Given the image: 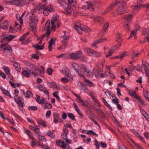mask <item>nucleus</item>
I'll return each mask as SVG.
<instances>
[{
    "instance_id": "61",
    "label": "nucleus",
    "mask_w": 149,
    "mask_h": 149,
    "mask_svg": "<svg viewBox=\"0 0 149 149\" xmlns=\"http://www.w3.org/2000/svg\"><path fill=\"white\" fill-rule=\"evenodd\" d=\"M117 40L118 42H120L123 40L121 38V35L120 34H118L117 35Z\"/></svg>"
},
{
    "instance_id": "1",
    "label": "nucleus",
    "mask_w": 149,
    "mask_h": 149,
    "mask_svg": "<svg viewBox=\"0 0 149 149\" xmlns=\"http://www.w3.org/2000/svg\"><path fill=\"white\" fill-rule=\"evenodd\" d=\"M28 14L29 16V18L31 22L29 26L32 31L35 33L36 31V25L38 23V18L33 13H28Z\"/></svg>"
},
{
    "instance_id": "46",
    "label": "nucleus",
    "mask_w": 149,
    "mask_h": 149,
    "mask_svg": "<svg viewBox=\"0 0 149 149\" xmlns=\"http://www.w3.org/2000/svg\"><path fill=\"white\" fill-rule=\"evenodd\" d=\"M29 34V32H27V33L24 34L23 36H21L19 39V40L20 41H23L24 40V39L26 37L28 36Z\"/></svg>"
},
{
    "instance_id": "54",
    "label": "nucleus",
    "mask_w": 149,
    "mask_h": 149,
    "mask_svg": "<svg viewBox=\"0 0 149 149\" xmlns=\"http://www.w3.org/2000/svg\"><path fill=\"white\" fill-rule=\"evenodd\" d=\"M102 21L103 22V23L105 24L104 26L103 29H105V30H106L109 27V24L108 22H105V20H104V19L103 21Z\"/></svg>"
},
{
    "instance_id": "33",
    "label": "nucleus",
    "mask_w": 149,
    "mask_h": 149,
    "mask_svg": "<svg viewBox=\"0 0 149 149\" xmlns=\"http://www.w3.org/2000/svg\"><path fill=\"white\" fill-rule=\"evenodd\" d=\"M23 93L26 97L30 98L32 97L33 96L32 93L29 91H27L25 93L24 91Z\"/></svg>"
},
{
    "instance_id": "32",
    "label": "nucleus",
    "mask_w": 149,
    "mask_h": 149,
    "mask_svg": "<svg viewBox=\"0 0 149 149\" xmlns=\"http://www.w3.org/2000/svg\"><path fill=\"white\" fill-rule=\"evenodd\" d=\"M47 135L51 138L54 139L55 137V134L53 131L49 130L47 133Z\"/></svg>"
},
{
    "instance_id": "57",
    "label": "nucleus",
    "mask_w": 149,
    "mask_h": 149,
    "mask_svg": "<svg viewBox=\"0 0 149 149\" xmlns=\"http://www.w3.org/2000/svg\"><path fill=\"white\" fill-rule=\"evenodd\" d=\"M85 82L89 86H92V83L89 80L87 79L86 78H84Z\"/></svg>"
},
{
    "instance_id": "27",
    "label": "nucleus",
    "mask_w": 149,
    "mask_h": 149,
    "mask_svg": "<svg viewBox=\"0 0 149 149\" xmlns=\"http://www.w3.org/2000/svg\"><path fill=\"white\" fill-rule=\"evenodd\" d=\"M94 108L95 107H100L101 105L99 101L94 97Z\"/></svg>"
},
{
    "instance_id": "55",
    "label": "nucleus",
    "mask_w": 149,
    "mask_h": 149,
    "mask_svg": "<svg viewBox=\"0 0 149 149\" xmlns=\"http://www.w3.org/2000/svg\"><path fill=\"white\" fill-rule=\"evenodd\" d=\"M106 31H107L106 30L103 29L100 32L99 36H103L105 34V33L106 32Z\"/></svg>"
},
{
    "instance_id": "38",
    "label": "nucleus",
    "mask_w": 149,
    "mask_h": 149,
    "mask_svg": "<svg viewBox=\"0 0 149 149\" xmlns=\"http://www.w3.org/2000/svg\"><path fill=\"white\" fill-rule=\"evenodd\" d=\"M50 22L49 20H48L45 25V29L47 31L50 32Z\"/></svg>"
},
{
    "instance_id": "23",
    "label": "nucleus",
    "mask_w": 149,
    "mask_h": 149,
    "mask_svg": "<svg viewBox=\"0 0 149 149\" xmlns=\"http://www.w3.org/2000/svg\"><path fill=\"white\" fill-rule=\"evenodd\" d=\"M142 6V5L139 4L134 6L133 10V13L134 14L136 13L140 10L141 7Z\"/></svg>"
},
{
    "instance_id": "48",
    "label": "nucleus",
    "mask_w": 149,
    "mask_h": 149,
    "mask_svg": "<svg viewBox=\"0 0 149 149\" xmlns=\"http://www.w3.org/2000/svg\"><path fill=\"white\" fill-rule=\"evenodd\" d=\"M142 65L144 69L147 68L148 66L149 65V63H148L146 61H142Z\"/></svg>"
},
{
    "instance_id": "24",
    "label": "nucleus",
    "mask_w": 149,
    "mask_h": 149,
    "mask_svg": "<svg viewBox=\"0 0 149 149\" xmlns=\"http://www.w3.org/2000/svg\"><path fill=\"white\" fill-rule=\"evenodd\" d=\"M105 50L104 52L105 55V56L106 57H108L109 56H111L112 54V53L111 50L108 49V48L104 47Z\"/></svg>"
},
{
    "instance_id": "7",
    "label": "nucleus",
    "mask_w": 149,
    "mask_h": 149,
    "mask_svg": "<svg viewBox=\"0 0 149 149\" xmlns=\"http://www.w3.org/2000/svg\"><path fill=\"white\" fill-rule=\"evenodd\" d=\"M45 10L43 12V14L45 15L48 16L50 13L55 11L54 6L51 4L48 5L46 7L45 6Z\"/></svg>"
},
{
    "instance_id": "10",
    "label": "nucleus",
    "mask_w": 149,
    "mask_h": 149,
    "mask_svg": "<svg viewBox=\"0 0 149 149\" xmlns=\"http://www.w3.org/2000/svg\"><path fill=\"white\" fill-rule=\"evenodd\" d=\"M81 70L82 71L90 77H92V76L90 74L91 73L90 72L87 66L86 65H84L83 64L81 68Z\"/></svg>"
},
{
    "instance_id": "39",
    "label": "nucleus",
    "mask_w": 149,
    "mask_h": 149,
    "mask_svg": "<svg viewBox=\"0 0 149 149\" xmlns=\"http://www.w3.org/2000/svg\"><path fill=\"white\" fill-rule=\"evenodd\" d=\"M16 36H13L11 35H9L6 37H5L7 40V43H8L9 42L11 41L14 37H16Z\"/></svg>"
},
{
    "instance_id": "29",
    "label": "nucleus",
    "mask_w": 149,
    "mask_h": 149,
    "mask_svg": "<svg viewBox=\"0 0 149 149\" xmlns=\"http://www.w3.org/2000/svg\"><path fill=\"white\" fill-rule=\"evenodd\" d=\"M39 90L43 92L45 94H48L49 92L47 89L46 88L42 87V86H39L38 87Z\"/></svg>"
},
{
    "instance_id": "49",
    "label": "nucleus",
    "mask_w": 149,
    "mask_h": 149,
    "mask_svg": "<svg viewBox=\"0 0 149 149\" xmlns=\"http://www.w3.org/2000/svg\"><path fill=\"white\" fill-rule=\"evenodd\" d=\"M28 109L29 110L36 111L37 110L38 107L35 106H30L28 107Z\"/></svg>"
},
{
    "instance_id": "11",
    "label": "nucleus",
    "mask_w": 149,
    "mask_h": 149,
    "mask_svg": "<svg viewBox=\"0 0 149 149\" xmlns=\"http://www.w3.org/2000/svg\"><path fill=\"white\" fill-rule=\"evenodd\" d=\"M74 28L80 34L82 33L83 31H86V28L84 27L83 25H81L80 26H75L74 27Z\"/></svg>"
},
{
    "instance_id": "28",
    "label": "nucleus",
    "mask_w": 149,
    "mask_h": 149,
    "mask_svg": "<svg viewBox=\"0 0 149 149\" xmlns=\"http://www.w3.org/2000/svg\"><path fill=\"white\" fill-rule=\"evenodd\" d=\"M84 50L85 52L89 55H92L93 54V50L90 49L85 48L84 49Z\"/></svg>"
},
{
    "instance_id": "42",
    "label": "nucleus",
    "mask_w": 149,
    "mask_h": 149,
    "mask_svg": "<svg viewBox=\"0 0 149 149\" xmlns=\"http://www.w3.org/2000/svg\"><path fill=\"white\" fill-rule=\"evenodd\" d=\"M49 86L51 88L56 89H58L59 88L58 86H57L56 84L54 82L50 83Z\"/></svg>"
},
{
    "instance_id": "43",
    "label": "nucleus",
    "mask_w": 149,
    "mask_h": 149,
    "mask_svg": "<svg viewBox=\"0 0 149 149\" xmlns=\"http://www.w3.org/2000/svg\"><path fill=\"white\" fill-rule=\"evenodd\" d=\"M143 95L145 98L149 101V93L146 90L143 88Z\"/></svg>"
},
{
    "instance_id": "30",
    "label": "nucleus",
    "mask_w": 149,
    "mask_h": 149,
    "mask_svg": "<svg viewBox=\"0 0 149 149\" xmlns=\"http://www.w3.org/2000/svg\"><path fill=\"white\" fill-rule=\"evenodd\" d=\"M114 7V4L113 3L111 4L104 11V13L107 14Z\"/></svg>"
},
{
    "instance_id": "36",
    "label": "nucleus",
    "mask_w": 149,
    "mask_h": 149,
    "mask_svg": "<svg viewBox=\"0 0 149 149\" xmlns=\"http://www.w3.org/2000/svg\"><path fill=\"white\" fill-rule=\"evenodd\" d=\"M24 132L28 135L30 139H33L34 138L32 136V133L30 131L27 130Z\"/></svg>"
},
{
    "instance_id": "25",
    "label": "nucleus",
    "mask_w": 149,
    "mask_h": 149,
    "mask_svg": "<svg viewBox=\"0 0 149 149\" xmlns=\"http://www.w3.org/2000/svg\"><path fill=\"white\" fill-rule=\"evenodd\" d=\"M56 58H62L63 59H68L70 58V55L67 54H62L57 56Z\"/></svg>"
},
{
    "instance_id": "4",
    "label": "nucleus",
    "mask_w": 149,
    "mask_h": 149,
    "mask_svg": "<svg viewBox=\"0 0 149 149\" xmlns=\"http://www.w3.org/2000/svg\"><path fill=\"white\" fill-rule=\"evenodd\" d=\"M30 129L33 131H34L38 134V139L40 141H42L45 139L44 136L41 135H40V132L39 130V128L37 127L36 125H30L29 126Z\"/></svg>"
},
{
    "instance_id": "60",
    "label": "nucleus",
    "mask_w": 149,
    "mask_h": 149,
    "mask_svg": "<svg viewBox=\"0 0 149 149\" xmlns=\"http://www.w3.org/2000/svg\"><path fill=\"white\" fill-rule=\"evenodd\" d=\"M58 93V92L56 91L53 93V95L54 97H55L58 100L60 101V97L57 95Z\"/></svg>"
},
{
    "instance_id": "14",
    "label": "nucleus",
    "mask_w": 149,
    "mask_h": 149,
    "mask_svg": "<svg viewBox=\"0 0 149 149\" xmlns=\"http://www.w3.org/2000/svg\"><path fill=\"white\" fill-rule=\"evenodd\" d=\"M94 110L102 117L104 118L105 117L103 111L100 109V107H95V108H94Z\"/></svg>"
},
{
    "instance_id": "20",
    "label": "nucleus",
    "mask_w": 149,
    "mask_h": 149,
    "mask_svg": "<svg viewBox=\"0 0 149 149\" xmlns=\"http://www.w3.org/2000/svg\"><path fill=\"white\" fill-rule=\"evenodd\" d=\"M138 31V29H135L131 31L130 35V36L128 39H129L132 38L134 37V38L136 39V32Z\"/></svg>"
},
{
    "instance_id": "31",
    "label": "nucleus",
    "mask_w": 149,
    "mask_h": 149,
    "mask_svg": "<svg viewBox=\"0 0 149 149\" xmlns=\"http://www.w3.org/2000/svg\"><path fill=\"white\" fill-rule=\"evenodd\" d=\"M103 19L102 18L100 17L97 16H95L94 17V22L97 23L100 21H102Z\"/></svg>"
},
{
    "instance_id": "50",
    "label": "nucleus",
    "mask_w": 149,
    "mask_h": 149,
    "mask_svg": "<svg viewBox=\"0 0 149 149\" xmlns=\"http://www.w3.org/2000/svg\"><path fill=\"white\" fill-rule=\"evenodd\" d=\"M102 101L103 102H104V104H105V105H106V106H107L111 110H112V108L111 107V106L109 105L108 103L107 102V101H106V100H105L104 98H102Z\"/></svg>"
},
{
    "instance_id": "8",
    "label": "nucleus",
    "mask_w": 149,
    "mask_h": 149,
    "mask_svg": "<svg viewBox=\"0 0 149 149\" xmlns=\"http://www.w3.org/2000/svg\"><path fill=\"white\" fill-rule=\"evenodd\" d=\"M0 51L6 52L8 51L9 52H11L12 49L11 46L7 43H4L0 45Z\"/></svg>"
},
{
    "instance_id": "17",
    "label": "nucleus",
    "mask_w": 149,
    "mask_h": 149,
    "mask_svg": "<svg viewBox=\"0 0 149 149\" xmlns=\"http://www.w3.org/2000/svg\"><path fill=\"white\" fill-rule=\"evenodd\" d=\"M86 3L87 4V5L82 6V8L83 9L85 10L90 9L91 8L92 9H93V5L91 2L88 1L86 2Z\"/></svg>"
},
{
    "instance_id": "47",
    "label": "nucleus",
    "mask_w": 149,
    "mask_h": 149,
    "mask_svg": "<svg viewBox=\"0 0 149 149\" xmlns=\"http://www.w3.org/2000/svg\"><path fill=\"white\" fill-rule=\"evenodd\" d=\"M31 139L32 141L30 142L31 146L32 147L34 148L35 146H36L37 144V142L34 138H33V139Z\"/></svg>"
},
{
    "instance_id": "41",
    "label": "nucleus",
    "mask_w": 149,
    "mask_h": 149,
    "mask_svg": "<svg viewBox=\"0 0 149 149\" xmlns=\"http://www.w3.org/2000/svg\"><path fill=\"white\" fill-rule=\"evenodd\" d=\"M3 70L6 74L8 75H10V70L9 68L7 67H3Z\"/></svg>"
},
{
    "instance_id": "3",
    "label": "nucleus",
    "mask_w": 149,
    "mask_h": 149,
    "mask_svg": "<svg viewBox=\"0 0 149 149\" xmlns=\"http://www.w3.org/2000/svg\"><path fill=\"white\" fill-rule=\"evenodd\" d=\"M60 23L59 19L56 17H53L51 21V29L53 31H55L56 28V24L58 28L60 27Z\"/></svg>"
},
{
    "instance_id": "64",
    "label": "nucleus",
    "mask_w": 149,
    "mask_h": 149,
    "mask_svg": "<svg viewBox=\"0 0 149 149\" xmlns=\"http://www.w3.org/2000/svg\"><path fill=\"white\" fill-rule=\"evenodd\" d=\"M142 6L147 8L146 11L149 12V3H146L142 5Z\"/></svg>"
},
{
    "instance_id": "26",
    "label": "nucleus",
    "mask_w": 149,
    "mask_h": 149,
    "mask_svg": "<svg viewBox=\"0 0 149 149\" xmlns=\"http://www.w3.org/2000/svg\"><path fill=\"white\" fill-rule=\"evenodd\" d=\"M38 7L39 8L38 9V13L39 14L42 13V12L43 13L45 10V5L39 4Z\"/></svg>"
},
{
    "instance_id": "45",
    "label": "nucleus",
    "mask_w": 149,
    "mask_h": 149,
    "mask_svg": "<svg viewBox=\"0 0 149 149\" xmlns=\"http://www.w3.org/2000/svg\"><path fill=\"white\" fill-rule=\"evenodd\" d=\"M31 40V39L30 38H28L26 40L24 39V40L21 41L22 43L24 45L27 44L29 42H30Z\"/></svg>"
},
{
    "instance_id": "58",
    "label": "nucleus",
    "mask_w": 149,
    "mask_h": 149,
    "mask_svg": "<svg viewBox=\"0 0 149 149\" xmlns=\"http://www.w3.org/2000/svg\"><path fill=\"white\" fill-rule=\"evenodd\" d=\"M99 43H100V42L99 39L95 40L94 42V48L96 49L98 47L97 46V45Z\"/></svg>"
},
{
    "instance_id": "35",
    "label": "nucleus",
    "mask_w": 149,
    "mask_h": 149,
    "mask_svg": "<svg viewBox=\"0 0 149 149\" xmlns=\"http://www.w3.org/2000/svg\"><path fill=\"white\" fill-rule=\"evenodd\" d=\"M8 26V24L7 21H5L2 24L1 28L4 29H6Z\"/></svg>"
},
{
    "instance_id": "59",
    "label": "nucleus",
    "mask_w": 149,
    "mask_h": 149,
    "mask_svg": "<svg viewBox=\"0 0 149 149\" xmlns=\"http://www.w3.org/2000/svg\"><path fill=\"white\" fill-rule=\"evenodd\" d=\"M101 55V53L97 51H94V56L98 57L100 56Z\"/></svg>"
},
{
    "instance_id": "19",
    "label": "nucleus",
    "mask_w": 149,
    "mask_h": 149,
    "mask_svg": "<svg viewBox=\"0 0 149 149\" xmlns=\"http://www.w3.org/2000/svg\"><path fill=\"white\" fill-rule=\"evenodd\" d=\"M53 115L54 118V122L55 123H56L58 122L59 120H61V119L59 117V115L58 113H53Z\"/></svg>"
},
{
    "instance_id": "18",
    "label": "nucleus",
    "mask_w": 149,
    "mask_h": 149,
    "mask_svg": "<svg viewBox=\"0 0 149 149\" xmlns=\"http://www.w3.org/2000/svg\"><path fill=\"white\" fill-rule=\"evenodd\" d=\"M12 2L18 6H22L24 5V2L21 0H13Z\"/></svg>"
},
{
    "instance_id": "40",
    "label": "nucleus",
    "mask_w": 149,
    "mask_h": 149,
    "mask_svg": "<svg viewBox=\"0 0 149 149\" xmlns=\"http://www.w3.org/2000/svg\"><path fill=\"white\" fill-rule=\"evenodd\" d=\"M134 135H136V137L139 138L143 141L144 143H146V142L144 140L143 138L140 136V134L138 133V132L136 131H134Z\"/></svg>"
},
{
    "instance_id": "51",
    "label": "nucleus",
    "mask_w": 149,
    "mask_h": 149,
    "mask_svg": "<svg viewBox=\"0 0 149 149\" xmlns=\"http://www.w3.org/2000/svg\"><path fill=\"white\" fill-rule=\"evenodd\" d=\"M46 105L45 106V108H47L48 109H50L52 108V104L49 103H48L47 102H45V104Z\"/></svg>"
},
{
    "instance_id": "6",
    "label": "nucleus",
    "mask_w": 149,
    "mask_h": 149,
    "mask_svg": "<svg viewBox=\"0 0 149 149\" xmlns=\"http://www.w3.org/2000/svg\"><path fill=\"white\" fill-rule=\"evenodd\" d=\"M98 70L95 71L94 73L95 77L97 78L104 77V75L101 73L103 68V65L100 64L99 66H98Z\"/></svg>"
},
{
    "instance_id": "2",
    "label": "nucleus",
    "mask_w": 149,
    "mask_h": 149,
    "mask_svg": "<svg viewBox=\"0 0 149 149\" xmlns=\"http://www.w3.org/2000/svg\"><path fill=\"white\" fill-rule=\"evenodd\" d=\"M113 4L114 6H117L116 11L119 14H123L126 13V5L125 3L122 1H116Z\"/></svg>"
},
{
    "instance_id": "22",
    "label": "nucleus",
    "mask_w": 149,
    "mask_h": 149,
    "mask_svg": "<svg viewBox=\"0 0 149 149\" xmlns=\"http://www.w3.org/2000/svg\"><path fill=\"white\" fill-rule=\"evenodd\" d=\"M37 123L39 126L41 127H45L47 126L45 123V121L42 120V119H38L37 121Z\"/></svg>"
},
{
    "instance_id": "13",
    "label": "nucleus",
    "mask_w": 149,
    "mask_h": 149,
    "mask_svg": "<svg viewBox=\"0 0 149 149\" xmlns=\"http://www.w3.org/2000/svg\"><path fill=\"white\" fill-rule=\"evenodd\" d=\"M63 13L67 15H70L73 11L72 8L69 5L64 8Z\"/></svg>"
},
{
    "instance_id": "37",
    "label": "nucleus",
    "mask_w": 149,
    "mask_h": 149,
    "mask_svg": "<svg viewBox=\"0 0 149 149\" xmlns=\"http://www.w3.org/2000/svg\"><path fill=\"white\" fill-rule=\"evenodd\" d=\"M16 17L18 19L20 24H21V26H19V28H17V29H21V25L23 23V20L22 18V17L21 16H20L19 15H16Z\"/></svg>"
},
{
    "instance_id": "5",
    "label": "nucleus",
    "mask_w": 149,
    "mask_h": 149,
    "mask_svg": "<svg viewBox=\"0 0 149 149\" xmlns=\"http://www.w3.org/2000/svg\"><path fill=\"white\" fill-rule=\"evenodd\" d=\"M21 74L23 76L27 78L29 77L31 74L35 76H37V75L35 72H33L32 70L28 68L23 70Z\"/></svg>"
},
{
    "instance_id": "9",
    "label": "nucleus",
    "mask_w": 149,
    "mask_h": 149,
    "mask_svg": "<svg viewBox=\"0 0 149 149\" xmlns=\"http://www.w3.org/2000/svg\"><path fill=\"white\" fill-rule=\"evenodd\" d=\"M64 32V35L61 38L62 39V42L64 43V44L62 46V47L64 49L67 46L68 43L67 42L69 39V37L68 36H66L65 32V31Z\"/></svg>"
},
{
    "instance_id": "52",
    "label": "nucleus",
    "mask_w": 149,
    "mask_h": 149,
    "mask_svg": "<svg viewBox=\"0 0 149 149\" xmlns=\"http://www.w3.org/2000/svg\"><path fill=\"white\" fill-rule=\"evenodd\" d=\"M132 141L133 143L137 147L138 149H144L143 147L141 146L139 144L135 143L134 141L132 140H131Z\"/></svg>"
},
{
    "instance_id": "16",
    "label": "nucleus",
    "mask_w": 149,
    "mask_h": 149,
    "mask_svg": "<svg viewBox=\"0 0 149 149\" xmlns=\"http://www.w3.org/2000/svg\"><path fill=\"white\" fill-rule=\"evenodd\" d=\"M58 3L63 8H65L68 5L66 1L64 0H59Z\"/></svg>"
},
{
    "instance_id": "34",
    "label": "nucleus",
    "mask_w": 149,
    "mask_h": 149,
    "mask_svg": "<svg viewBox=\"0 0 149 149\" xmlns=\"http://www.w3.org/2000/svg\"><path fill=\"white\" fill-rule=\"evenodd\" d=\"M132 18V15L131 14H127L125 16V20L127 22H130Z\"/></svg>"
},
{
    "instance_id": "53",
    "label": "nucleus",
    "mask_w": 149,
    "mask_h": 149,
    "mask_svg": "<svg viewBox=\"0 0 149 149\" xmlns=\"http://www.w3.org/2000/svg\"><path fill=\"white\" fill-rule=\"evenodd\" d=\"M94 142L95 143V149H99L100 146V143L96 139H95Z\"/></svg>"
},
{
    "instance_id": "56",
    "label": "nucleus",
    "mask_w": 149,
    "mask_h": 149,
    "mask_svg": "<svg viewBox=\"0 0 149 149\" xmlns=\"http://www.w3.org/2000/svg\"><path fill=\"white\" fill-rule=\"evenodd\" d=\"M67 115L72 120H74L75 119V116L72 113H68Z\"/></svg>"
},
{
    "instance_id": "15",
    "label": "nucleus",
    "mask_w": 149,
    "mask_h": 149,
    "mask_svg": "<svg viewBox=\"0 0 149 149\" xmlns=\"http://www.w3.org/2000/svg\"><path fill=\"white\" fill-rule=\"evenodd\" d=\"M56 40V38H52L49 41L48 45V48L49 51H52V46L54 44Z\"/></svg>"
},
{
    "instance_id": "44",
    "label": "nucleus",
    "mask_w": 149,
    "mask_h": 149,
    "mask_svg": "<svg viewBox=\"0 0 149 149\" xmlns=\"http://www.w3.org/2000/svg\"><path fill=\"white\" fill-rule=\"evenodd\" d=\"M44 44L40 46L37 45H35L33 46V47L35 48L38 50H42L44 48Z\"/></svg>"
},
{
    "instance_id": "21",
    "label": "nucleus",
    "mask_w": 149,
    "mask_h": 149,
    "mask_svg": "<svg viewBox=\"0 0 149 149\" xmlns=\"http://www.w3.org/2000/svg\"><path fill=\"white\" fill-rule=\"evenodd\" d=\"M0 88L3 92V93L5 95L10 97L11 98H12L13 97L11 95L8 91L6 90L2 86H1Z\"/></svg>"
},
{
    "instance_id": "12",
    "label": "nucleus",
    "mask_w": 149,
    "mask_h": 149,
    "mask_svg": "<svg viewBox=\"0 0 149 149\" xmlns=\"http://www.w3.org/2000/svg\"><path fill=\"white\" fill-rule=\"evenodd\" d=\"M82 53V51L81 50H79V51L77 53H72L70 55V56L72 59H77L80 57Z\"/></svg>"
},
{
    "instance_id": "63",
    "label": "nucleus",
    "mask_w": 149,
    "mask_h": 149,
    "mask_svg": "<svg viewBox=\"0 0 149 149\" xmlns=\"http://www.w3.org/2000/svg\"><path fill=\"white\" fill-rule=\"evenodd\" d=\"M112 102L113 103L115 104H117L118 103V99L115 97V98L112 100Z\"/></svg>"
},
{
    "instance_id": "62",
    "label": "nucleus",
    "mask_w": 149,
    "mask_h": 149,
    "mask_svg": "<svg viewBox=\"0 0 149 149\" xmlns=\"http://www.w3.org/2000/svg\"><path fill=\"white\" fill-rule=\"evenodd\" d=\"M145 73L146 74V76L148 78V82L149 83V70L147 68L144 69Z\"/></svg>"
}]
</instances>
